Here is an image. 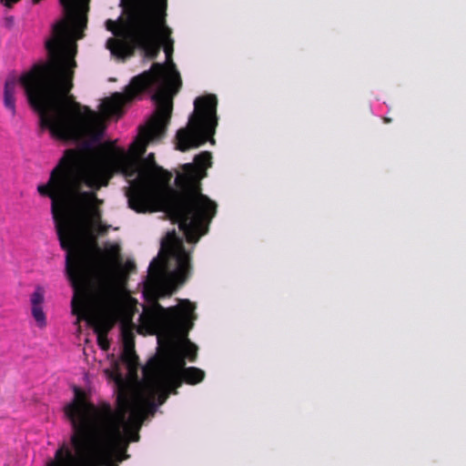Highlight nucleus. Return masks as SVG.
Returning a JSON list of instances; mask_svg holds the SVG:
<instances>
[{
  "label": "nucleus",
  "mask_w": 466,
  "mask_h": 466,
  "mask_svg": "<svg viewBox=\"0 0 466 466\" xmlns=\"http://www.w3.org/2000/svg\"><path fill=\"white\" fill-rule=\"evenodd\" d=\"M31 309V314L34 318V320L35 322V325L39 329L46 328L47 322H46V316L43 309V307H30Z\"/></svg>",
  "instance_id": "1a4fd4ad"
},
{
  "label": "nucleus",
  "mask_w": 466,
  "mask_h": 466,
  "mask_svg": "<svg viewBox=\"0 0 466 466\" xmlns=\"http://www.w3.org/2000/svg\"><path fill=\"white\" fill-rule=\"evenodd\" d=\"M386 119V123L390 122V118H385Z\"/></svg>",
  "instance_id": "f8f14e48"
},
{
  "label": "nucleus",
  "mask_w": 466,
  "mask_h": 466,
  "mask_svg": "<svg viewBox=\"0 0 466 466\" xmlns=\"http://www.w3.org/2000/svg\"><path fill=\"white\" fill-rule=\"evenodd\" d=\"M166 10L159 15L157 24L167 65L154 63L149 70L134 76L123 92H115L101 101L99 113L78 103L70 93L77 49L72 31H76L78 39L82 38L83 34L78 31L86 24L74 25L67 19L56 22L45 44L49 62L33 66L19 78L30 106L38 116H122L144 92L157 86L152 96L155 110L148 116H171L173 97L179 91L182 80L172 61L174 40L171 29L166 25Z\"/></svg>",
  "instance_id": "f03ea898"
},
{
  "label": "nucleus",
  "mask_w": 466,
  "mask_h": 466,
  "mask_svg": "<svg viewBox=\"0 0 466 466\" xmlns=\"http://www.w3.org/2000/svg\"><path fill=\"white\" fill-rule=\"evenodd\" d=\"M16 86L17 81L15 77L7 78L5 83L4 104L12 115L15 114V92Z\"/></svg>",
  "instance_id": "6e6552de"
},
{
  "label": "nucleus",
  "mask_w": 466,
  "mask_h": 466,
  "mask_svg": "<svg viewBox=\"0 0 466 466\" xmlns=\"http://www.w3.org/2000/svg\"><path fill=\"white\" fill-rule=\"evenodd\" d=\"M210 159L211 156L208 152H203L198 155L195 158L198 165H199L203 168H206L207 167L210 166Z\"/></svg>",
  "instance_id": "9b49d317"
},
{
  "label": "nucleus",
  "mask_w": 466,
  "mask_h": 466,
  "mask_svg": "<svg viewBox=\"0 0 466 466\" xmlns=\"http://www.w3.org/2000/svg\"><path fill=\"white\" fill-rule=\"evenodd\" d=\"M218 98L213 94L198 96L194 101V110L188 116H218Z\"/></svg>",
  "instance_id": "0eeeda50"
},
{
  "label": "nucleus",
  "mask_w": 466,
  "mask_h": 466,
  "mask_svg": "<svg viewBox=\"0 0 466 466\" xmlns=\"http://www.w3.org/2000/svg\"><path fill=\"white\" fill-rule=\"evenodd\" d=\"M168 118H148L139 127L129 151L107 142L93 155L66 150L52 169L48 181L37 186L38 193L51 199V212L59 240L68 245V238L94 241L109 226L101 221L99 207L103 200L96 192L106 187L114 173H121L128 181L126 196L129 207L145 212L163 209L188 242L196 243L205 234L204 224L216 213L217 205L200 192V179L205 176L191 164L183 167L176 177L179 192L161 184L163 170L154 161L141 156L147 144L165 131Z\"/></svg>",
  "instance_id": "f257e3e1"
},
{
  "label": "nucleus",
  "mask_w": 466,
  "mask_h": 466,
  "mask_svg": "<svg viewBox=\"0 0 466 466\" xmlns=\"http://www.w3.org/2000/svg\"><path fill=\"white\" fill-rule=\"evenodd\" d=\"M105 118H39L38 126L55 138L71 140L84 147L99 140L106 126Z\"/></svg>",
  "instance_id": "39448f33"
},
{
  "label": "nucleus",
  "mask_w": 466,
  "mask_h": 466,
  "mask_svg": "<svg viewBox=\"0 0 466 466\" xmlns=\"http://www.w3.org/2000/svg\"><path fill=\"white\" fill-rule=\"evenodd\" d=\"M217 118H189L187 126L177 133V148L186 151L210 139Z\"/></svg>",
  "instance_id": "423d86ee"
},
{
  "label": "nucleus",
  "mask_w": 466,
  "mask_h": 466,
  "mask_svg": "<svg viewBox=\"0 0 466 466\" xmlns=\"http://www.w3.org/2000/svg\"><path fill=\"white\" fill-rule=\"evenodd\" d=\"M120 6L122 15L117 20L105 23L115 35L107 39L106 47L121 60L132 56L137 48L146 57L157 58L161 49L157 18L167 9V0H121Z\"/></svg>",
  "instance_id": "20e7f679"
},
{
  "label": "nucleus",
  "mask_w": 466,
  "mask_h": 466,
  "mask_svg": "<svg viewBox=\"0 0 466 466\" xmlns=\"http://www.w3.org/2000/svg\"><path fill=\"white\" fill-rule=\"evenodd\" d=\"M59 241L66 251V273L74 289L72 313L76 322L85 319L94 327L98 344L106 350L109 347L108 330L117 320H121L123 329L127 328L134 313L123 274L118 267L87 249L92 240L72 238L68 245Z\"/></svg>",
  "instance_id": "7ed1b4c3"
},
{
  "label": "nucleus",
  "mask_w": 466,
  "mask_h": 466,
  "mask_svg": "<svg viewBox=\"0 0 466 466\" xmlns=\"http://www.w3.org/2000/svg\"><path fill=\"white\" fill-rule=\"evenodd\" d=\"M44 300L45 289L43 287L37 286L30 295V307H43Z\"/></svg>",
  "instance_id": "9d476101"
}]
</instances>
